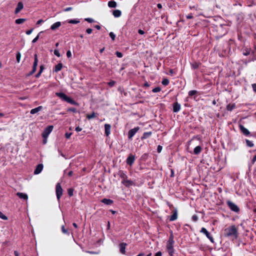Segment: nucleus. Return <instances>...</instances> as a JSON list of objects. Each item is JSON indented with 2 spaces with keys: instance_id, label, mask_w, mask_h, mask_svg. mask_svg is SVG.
I'll list each match as a JSON object with an SVG mask.
<instances>
[{
  "instance_id": "5fc2aeb1",
  "label": "nucleus",
  "mask_w": 256,
  "mask_h": 256,
  "mask_svg": "<svg viewBox=\"0 0 256 256\" xmlns=\"http://www.w3.org/2000/svg\"><path fill=\"white\" fill-rule=\"evenodd\" d=\"M66 56L68 58H70L72 56V53L70 50H68L66 52Z\"/></svg>"
},
{
  "instance_id": "b1692460",
  "label": "nucleus",
  "mask_w": 256,
  "mask_h": 256,
  "mask_svg": "<svg viewBox=\"0 0 256 256\" xmlns=\"http://www.w3.org/2000/svg\"><path fill=\"white\" fill-rule=\"evenodd\" d=\"M152 134V132H145L144 133L143 136L141 138L142 140L146 139L148 138Z\"/></svg>"
},
{
  "instance_id": "72a5a7b5",
  "label": "nucleus",
  "mask_w": 256,
  "mask_h": 256,
  "mask_svg": "<svg viewBox=\"0 0 256 256\" xmlns=\"http://www.w3.org/2000/svg\"><path fill=\"white\" fill-rule=\"evenodd\" d=\"M96 116V114L94 112H93L92 114H87L86 116V118L88 120H90V119H92V118H95Z\"/></svg>"
},
{
  "instance_id": "09e8293b",
  "label": "nucleus",
  "mask_w": 256,
  "mask_h": 256,
  "mask_svg": "<svg viewBox=\"0 0 256 256\" xmlns=\"http://www.w3.org/2000/svg\"><path fill=\"white\" fill-rule=\"evenodd\" d=\"M67 111L76 112H77V110L76 108H68Z\"/></svg>"
},
{
  "instance_id": "cd10ccee",
  "label": "nucleus",
  "mask_w": 256,
  "mask_h": 256,
  "mask_svg": "<svg viewBox=\"0 0 256 256\" xmlns=\"http://www.w3.org/2000/svg\"><path fill=\"white\" fill-rule=\"evenodd\" d=\"M200 64V62H194L191 64V66L193 69L195 70L198 68Z\"/></svg>"
},
{
  "instance_id": "774afa93",
  "label": "nucleus",
  "mask_w": 256,
  "mask_h": 256,
  "mask_svg": "<svg viewBox=\"0 0 256 256\" xmlns=\"http://www.w3.org/2000/svg\"><path fill=\"white\" fill-rule=\"evenodd\" d=\"M42 22H43V20H38L36 22V24H40Z\"/></svg>"
},
{
  "instance_id": "7ed1b4c3",
  "label": "nucleus",
  "mask_w": 256,
  "mask_h": 256,
  "mask_svg": "<svg viewBox=\"0 0 256 256\" xmlns=\"http://www.w3.org/2000/svg\"><path fill=\"white\" fill-rule=\"evenodd\" d=\"M226 204L230 208V209L235 212L238 213L240 212V208L236 204L232 202L230 200H228L226 201Z\"/></svg>"
},
{
  "instance_id": "8fccbe9b",
  "label": "nucleus",
  "mask_w": 256,
  "mask_h": 256,
  "mask_svg": "<svg viewBox=\"0 0 256 256\" xmlns=\"http://www.w3.org/2000/svg\"><path fill=\"white\" fill-rule=\"evenodd\" d=\"M84 20L90 23H92L94 21V20L92 18H86L84 19Z\"/></svg>"
},
{
  "instance_id": "a19ab883",
  "label": "nucleus",
  "mask_w": 256,
  "mask_h": 256,
  "mask_svg": "<svg viewBox=\"0 0 256 256\" xmlns=\"http://www.w3.org/2000/svg\"><path fill=\"white\" fill-rule=\"evenodd\" d=\"M161 90V88L160 87L158 86L152 89V92H158Z\"/></svg>"
},
{
  "instance_id": "0eeeda50",
  "label": "nucleus",
  "mask_w": 256,
  "mask_h": 256,
  "mask_svg": "<svg viewBox=\"0 0 256 256\" xmlns=\"http://www.w3.org/2000/svg\"><path fill=\"white\" fill-rule=\"evenodd\" d=\"M136 160V156L134 155L130 154L126 158V162L128 165L132 166Z\"/></svg>"
},
{
  "instance_id": "a18cd8bd",
  "label": "nucleus",
  "mask_w": 256,
  "mask_h": 256,
  "mask_svg": "<svg viewBox=\"0 0 256 256\" xmlns=\"http://www.w3.org/2000/svg\"><path fill=\"white\" fill-rule=\"evenodd\" d=\"M116 54L118 58H122L123 56L121 52H120L118 51L116 52Z\"/></svg>"
},
{
  "instance_id": "603ef678",
  "label": "nucleus",
  "mask_w": 256,
  "mask_h": 256,
  "mask_svg": "<svg viewBox=\"0 0 256 256\" xmlns=\"http://www.w3.org/2000/svg\"><path fill=\"white\" fill-rule=\"evenodd\" d=\"M92 32V28H88L86 30V32L88 34H90Z\"/></svg>"
},
{
  "instance_id": "f3484780",
  "label": "nucleus",
  "mask_w": 256,
  "mask_h": 256,
  "mask_svg": "<svg viewBox=\"0 0 256 256\" xmlns=\"http://www.w3.org/2000/svg\"><path fill=\"white\" fill-rule=\"evenodd\" d=\"M24 8L23 4L22 2H19L15 10V14H18Z\"/></svg>"
},
{
  "instance_id": "c9c22d12",
  "label": "nucleus",
  "mask_w": 256,
  "mask_h": 256,
  "mask_svg": "<svg viewBox=\"0 0 256 256\" xmlns=\"http://www.w3.org/2000/svg\"><path fill=\"white\" fill-rule=\"evenodd\" d=\"M26 21L24 18H19L16 20V24H20Z\"/></svg>"
},
{
  "instance_id": "13d9d810",
  "label": "nucleus",
  "mask_w": 256,
  "mask_h": 256,
  "mask_svg": "<svg viewBox=\"0 0 256 256\" xmlns=\"http://www.w3.org/2000/svg\"><path fill=\"white\" fill-rule=\"evenodd\" d=\"M32 31H33V29H30V30H27V31L26 32V34H27L29 35V34H32Z\"/></svg>"
},
{
  "instance_id": "f704fd0d",
  "label": "nucleus",
  "mask_w": 256,
  "mask_h": 256,
  "mask_svg": "<svg viewBox=\"0 0 256 256\" xmlns=\"http://www.w3.org/2000/svg\"><path fill=\"white\" fill-rule=\"evenodd\" d=\"M162 84L166 86L168 84H169V80L167 78H164L162 82Z\"/></svg>"
},
{
  "instance_id": "39448f33",
  "label": "nucleus",
  "mask_w": 256,
  "mask_h": 256,
  "mask_svg": "<svg viewBox=\"0 0 256 256\" xmlns=\"http://www.w3.org/2000/svg\"><path fill=\"white\" fill-rule=\"evenodd\" d=\"M140 128L138 126L135 127L134 128L130 130L128 132V138L130 140L132 139L134 134L138 131Z\"/></svg>"
},
{
  "instance_id": "680f3d73",
  "label": "nucleus",
  "mask_w": 256,
  "mask_h": 256,
  "mask_svg": "<svg viewBox=\"0 0 256 256\" xmlns=\"http://www.w3.org/2000/svg\"><path fill=\"white\" fill-rule=\"evenodd\" d=\"M71 136V134H68V133H66L65 134V137L66 138H70V136Z\"/></svg>"
},
{
  "instance_id": "6ab92c4d",
  "label": "nucleus",
  "mask_w": 256,
  "mask_h": 256,
  "mask_svg": "<svg viewBox=\"0 0 256 256\" xmlns=\"http://www.w3.org/2000/svg\"><path fill=\"white\" fill-rule=\"evenodd\" d=\"M16 195L20 198L27 200L28 196L26 194L22 192H17Z\"/></svg>"
},
{
  "instance_id": "4d7b16f0",
  "label": "nucleus",
  "mask_w": 256,
  "mask_h": 256,
  "mask_svg": "<svg viewBox=\"0 0 256 256\" xmlns=\"http://www.w3.org/2000/svg\"><path fill=\"white\" fill-rule=\"evenodd\" d=\"M162 150V146H158L157 148V151L158 152H160Z\"/></svg>"
},
{
  "instance_id": "3c124183",
  "label": "nucleus",
  "mask_w": 256,
  "mask_h": 256,
  "mask_svg": "<svg viewBox=\"0 0 256 256\" xmlns=\"http://www.w3.org/2000/svg\"><path fill=\"white\" fill-rule=\"evenodd\" d=\"M252 87L254 92H256V84H252Z\"/></svg>"
},
{
  "instance_id": "0e129e2a",
  "label": "nucleus",
  "mask_w": 256,
  "mask_h": 256,
  "mask_svg": "<svg viewBox=\"0 0 256 256\" xmlns=\"http://www.w3.org/2000/svg\"><path fill=\"white\" fill-rule=\"evenodd\" d=\"M150 86V84L147 82H146L144 84V86L146 87H149Z\"/></svg>"
},
{
  "instance_id": "49530a36",
  "label": "nucleus",
  "mask_w": 256,
  "mask_h": 256,
  "mask_svg": "<svg viewBox=\"0 0 256 256\" xmlns=\"http://www.w3.org/2000/svg\"><path fill=\"white\" fill-rule=\"evenodd\" d=\"M54 52V54L57 56L60 57V54L58 50H55Z\"/></svg>"
},
{
  "instance_id": "4be33fe9",
  "label": "nucleus",
  "mask_w": 256,
  "mask_h": 256,
  "mask_svg": "<svg viewBox=\"0 0 256 256\" xmlns=\"http://www.w3.org/2000/svg\"><path fill=\"white\" fill-rule=\"evenodd\" d=\"M102 202L107 205H111L113 203V200L110 199L104 198Z\"/></svg>"
},
{
  "instance_id": "a878e982",
  "label": "nucleus",
  "mask_w": 256,
  "mask_h": 256,
  "mask_svg": "<svg viewBox=\"0 0 256 256\" xmlns=\"http://www.w3.org/2000/svg\"><path fill=\"white\" fill-rule=\"evenodd\" d=\"M235 108L236 104L234 103L229 104L226 106V110L228 111H232Z\"/></svg>"
},
{
  "instance_id": "052dcab7",
  "label": "nucleus",
  "mask_w": 256,
  "mask_h": 256,
  "mask_svg": "<svg viewBox=\"0 0 256 256\" xmlns=\"http://www.w3.org/2000/svg\"><path fill=\"white\" fill-rule=\"evenodd\" d=\"M138 34H144V31L143 30H138Z\"/></svg>"
},
{
  "instance_id": "412c9836",
  "label": "nucleus",
  "mask_w": 256,
  "mask_h": 256,
  "mask_svg": "<svg viewBox=\"0 0 256 256\" xmlns=\"http://www.w3.org/2000/svg\"><path fill=\"white\" fill-rule=\"evenodd\" d=\"M63 67V64L62 63H59L57 65L55 66V68L54 70V72H58L61 70Z\"/></svg>"
},
{
  "instance_id": "4468645a",
  "label": "nucleus",
  "mask_w": 256,
  "mask_h": 256,
  "mask_svg": "<svg viewBox=\"0 0 256 256\" xmlns=\"http://www.w3.org/2000/svg\"><path fill=\"white\" fill-rule=\"evenodd\" d=\"M126 244L124 242L120 244V251L122 254H125L126 253Z\"/></svg>"
},
{
  "instance_id": "79ce46f5",
  "label": "nucleus",
  "mask_w": 256,
  "mask_h": 256,
  "mask_svg": "<svg viewBox=\"0 0 256 256\" xmlns=\"http://www.w3.org/2000/svg\"><path fill=\"white\" fill-rule=\"evenodd\" d=\"M0 218H1L2 219L4 220H8V217L6 216L5 215H4L2 212H1L0 211Z\"/></svg>"
},
{
  "instance_id": "864d4df0",
  "label": "nucleus",
  "mask_w": 256,
  "mask_h": 256,
  "mask_svg": "<svg viewBox=\"0 0 256 256\" xmlns=\"http://www.w3.org/2000/svg\"><path fill=\"white\" fill-rule=\"evenodd\" d=\"M186 18L188 19H191L193 18V16L192 14H190L186 16Z\"/></svg>"
},
{
  "instance_id": "c03bdc74",
  "label": "nucleus",
  "mask_w": 256,
  "mask_h": 256,
  "mask_svg": "<svg viewBox=\"0 0 256 256\" xmlns=\"http://www.w3.org/2000/svg\"><path fill=\"white\" fill-rule=\"evenodd\" d=\"M109 35L112 40H115L116 35L114 34V32H110V33Z\"/></svg>"
},
{
  "instance_id": "dca6fc26",
  "label": "nucleus",
  "mask_w": 256,
  "mask_h": 256,
  "mask_svg": "<svg viewBox=\"0 0 256 256\" xmlns=\"http://www.w3.org/2000/svg\"><path fill=\"white\" fill-rule=\"evenodd\" d=\"M111 126L109 124H104V130L105 134L106 136H108L110 132Z\"/></svg>"
},
{
  "instance_id": "ea45409f",
  "label": "nucleus",
  "mask_w": 256,
  "mask_h": 256,
  "mask_svg": "<svg viewBox=\"0 0 256 256\" xmlns=\"http://www.w3.org/2000/svg\"><path fill=\"white\" fill-rule=\"evenodd\" d=\"M56 94L62 100H64V94L62 92H56Z\"/></svg>"
},
{
  "instance_id": "aec40b11",
  "label": "nucleus",
  "mask_w": 256,
  "mask_h": 256,
  "mask_svg": "<svg viewBox=\"0 0 256 256\" xmlns=\"http://www.w3.org/2000/svg\"><path fill=\"white\" fill-rule=\"evenodd\" d=\"M112 14L115 18H118L122 15V12L120 10H116L113 11Z\"/></svg>"
},
{
  "instance_id": "2f4dec72",
  "label": "nucleus",
  "mask_w": 256,
  "mask_h": 256,
  "mask_svg": "<svg viewBox=\"0 0 256 256\" xmlns=\"http://www.w3.org/2000/svg\"><path fill=\"white\" fill-rule=\"evenodd\" d=\"M67 22L68 23L72 24H77L80 22V20H67Z\"/></svg>"
},
{
  "instance_id": "c85d7f7f",
  "label": "nucleus",
  "mask_w": 256,
  "mask_h": 256,
  "mask_svg": "<svg viewBox=\"0 0 256 256\" xmlns=\"http://www.w3.org/2000/svg\"><path fill=\"white\" fill-rule=\"evenodd\" d=\"M60 26V22H56L54 23V24H53L51 26L50 28H51V29L52 30H55L56 29L58 28Z\"/></svg>"
},
{
  "instance_id": "5701e85b",
  "label": "nucleus",
  "mask_w": 256,
  "mask_h": 256,
  "mask_svg": "<svg viewBox=\"0 0 256 256\" xmlns=\"http://www.w3.org/2000/svg\"><path fill=\"white\" fill-rule=\"evenodd\" d=\"M202 150V148L200 146H196L194 148V152L195 154H198L201 152Z\"/></svg>"
},
{
  "instance_id": "473e14b6",
  "label": "nucleus",
  "mask_w": 256,
  "mask_h": 256,
  "mask_svg": "<svg viewBox=\"0 0 256 256\" xmlns=\"http://www.w3.org/2000/svg\"><path fill=\"white\" fill-rule=\"evenodd\" d=\"M246 146H248L250 147V148L254 146V144L252 141L246 139Z\"/></svg>"
},
{
  "instance_id": "7c9ffc66",
  "label": "nucleus",
  "mask_w": 256,
  "mask_h": 256,
  "mask_svg": "<svg viewBox=\"0 0 256 256\" xmlns=\"http://www.w3.org/2000/svg\"><path fill=\"white\" fill-rule=\"evenodd\" d=\"M108 6L111 8H114L116 6V2L114 1H110L108 2Z\"/></svg>"
},
{
  "instance_id": "f8f14e48",
  "label": "nucleus",
  "mask_w": 256,
  "mask_h": 256,
  "mask_svg": "<svg viewBox=\"0 0 256 256\" xmlns=\"http://www.w3.org/2000/svg\"><path fill=\"white\" fill-rule=\"evenodd\" d=\"M240 128L244 135L248 136L250 134V132L248 131V130L242 125L240 124Z\"/></svg>"
},
{
  "instance_id": "a211bd4d",
  "label": "nucleus",
  "mask_w": 256,
  "mask_h": 256,
  "mask_svg": "<svg viewBox=\"0 0 256 256\" xmlns=\"http://www.w3.org/2000/svg\"><path fill=\"white\" fill-rule=\"evenodd\" d=\"M118 175L120 176V178H122V180H125L128 178V176L126 174V172L122 170H120L119 172Z\"/></svg>"
},
{
  "instance_id": "2eb2a0df",
  "label": "nucleus",
  "mask_w": 256,
  "mask_h": 256,
  "mask_svg": "<svg viewBox=\"0 0 256 256\" xmlns=\"http://www.w3.org/2000/svg\"><path fill=\"white\" fill-rule=\"evenodd\" d=\"M43 165L42 164H39L37 166L36 170H34V174H39L42 170Z\"/></svg>"
},
{
  "instance_id": "20e7f679",
  "label": "nucleus",
  "mask_w": 256,
  "mask_h": 256,
  "mask_svg": "<svg viewBox=\"0 0 256 256\" xmlns=\"http://www.w3.org/2000/svg\"><path fill=\"white\" fill-rule=\"evenodd\" d=\"M200 232L205 234L207 238H208L212 242H214V239L213 237L206 228H202L200 230Z\"/></svg>"
},
{
  "instance_id": "ddd939ff",
  "label": "nucleus",
  "mask_w": 256,
  "mask_h": 256,
  "mask_svg": "<svg viewBox=\"0 0 256 256\" xmlns=\"http://www.w3.org/2000/svg\"><path fill=\"white\" fill-rule=\"evenodd\" d=\"M122 183L124 184L126 187H129L130 186H132L134 184V182L132 181H131L130 180H128L127 179L122 180Z\"/></svg>"
},
{
  "instance_id": "423d86ee",
  "label": "nucleus",
  "mask_w": 256,
  "mask_h": 256,
  "mask_svg": "<svg viewBox=\"0 0 256 256\" xmlns=\"http://www.w3.org/2000/svg\"><path fill=\"white\" fill-rule=\"evenodd\" d=\"M53 129V126H50L47 127L44 130L42 134V136L44 138H47L48 134L52 132Z\"/></svg>"
},
{
  "instance_id": "e433bc0d",
  "label": "nucleus",
  "mask_w": 256,
  "mask_h": 256,
  "mask_svg": "<svg viewBox=\"0 0 256 256\" xmlns=\"http://www.w3.org/2000/svg\"><path fill=\"white\" fill-rule=\"evenodd\" d=\"M74 190L72 188H68V192L70 196H72L74 195Z\"/></svg>"
},
{
  "instance_id": "f03ea898",
  "label": "nucleus",
  "mask_w": 256,
  "mask_h": 256,
  "mask_svg": "<svg viewBox=\"0 0 256 256\" xmlns=\"http://www.w3.org/2000/svg\"><path fill=\"white\" fill-rule=\"evenodd\" d=\"M174 242V236L172 233V232L166 244L167 251L168 252L169 254L171 256H172L174 253V249L173 246Z\"/></svg>"
},
{
  "instance_id": "1a4fd4ad",
  "label": "nucleus",
  "mask_w": 256,
  "mask_h": 256,
  "mask_svg": "<svg viewBox=\"0 0 256 256\" xmlns=\"http://www.w3.org/2000/svg\"><path fill=\"white\" fill-rule=\"evenodd\" d=\"M38 56H37L36 54H34V65H33L32 70L30 74V75L32 74L36 71V67L38 66Z\"/></svg>"
},
{
  "instance_id": "f257e3e1",
  "label": "nucleus",
  "mask_w": 256,
  "mask_h": 256,
  "mask_svg": "<svg viewBox=\"0 0 256 256\" xmlns=\"http://www.w3.org/2000/svg\"><path fill=\"white\" fill-rule=\"evenodd\" d=\"M224 236L236 239L238 237V230L234 225L231 226L224 229Z\"/></svg>"
},
{
  "instance_id": "de8ad7c7",
  "label": "nucleus",
  "mask_w": 256,
  "mask_h": 256,
  "mask_svg": "<svg viewBox=\"0 0 256 256\" xmlns=\"http://www.w3.org/2000/svg\"><path fill=\"white\" fill-rule=\"evenodd\" d=\"M192 218L193 221L196 222L198 220V216L194 214L192 216Z\"/></svg>"
},
{
  "instance_id": "c756f323",
  "label": "nucleus",
  "mask_w": 256,
  "mask_h": 256,
  "mask_svg": "<svg viewBox=\"0 0 256 256\" xmlns=\"http://www.w3.org/2000/svg\"><path fill=\"white\" fill-rule=\"evenodd\" d=\"M178 218V214L176 211L171 216L170 218V221H174Z\"/></svg>"
},
{
  "instance_id": "6e6d98bb",
  "label": "nucleus",
  "mask_w": 256,
  "mask_h": 256,
  "mask_svg": "<svg viewBox=\"0 0 256 256\" xmlns=\"http://www.w3.org/2000/svg\"><path fill=\"white\" fill-rule=\"evenodd\" d=\"M39 38V34H38L33 40H32V42L33 43H34L36 42L38 39Z\"/></svg>"
},
{
  "instance_id": "bb28decb",
  "label": "nucleus",
  "mask_w": 256,
  "mask_h": 256,
  "mask_svg": "<svg viewBox=\"0 0 256 256\" xmlns=\"http://www.w3.org/2000/svg\"><path fill=\"white\" fill-rule=\"evenodd\" d=\"M42 109V106H38V108H34V109H32L31 110H30V114H34L40 111Z\"/></svg>"
},
{
  "instance_id": "9d476101",
  "label": "nucleus",
  "mask_w": 256,
  "mask_h": 256,
  "mask_svg": "<svg viewBox=\"0 0 256 256\" xmlns=\"http://www.w3.org/2000/svg\"><path fill=\"white\" fill-rule=\"evenodd\" d=\"M172 110L174 112H178L181 108L180 104L178 102H175L172 104Z\"/></svg>"
},
{
  "instance_id": "e2e57ef3",
  "label": "nucleus",
  "mask_w": 256,
  "mask_h": 256,
  "mask_svg": "<svg viewBox=\"0 0 256 256\" xmlns=\"http://www.w3.org/2000/svg\"><path fill=\"white\" fill-rule=\"evenodd\" d=\"M162 254L160 252H157L154 256H162Z\"/></svg>"
},
{
  "instance_id": "338daca9",
  "label": "nucleus",
  "mask_w": 256,
  "mask_h": 256,
  "mask_svg": "<svg viewBox=\"0 0 256 256\" xmlns=\"http://www.w3.org/2000/svg\"><path fill=\"white\" fill-rule=\"evenodd\" d=\"M197 7H198L197 6H190V10H192V9H196Z\"/></svg>"
},
{
  "instance_id": "bf43d9fd",
  "label": "nucleus",
  "mask_w": 256,
  "mask_h": 256,
  "mask_svg": "<svg viewBox=\"0 0 256 256\" xmlns=\"http://www.w3.org/2000/svg\"><path fill=\"white\" fill-rule=\"evenodd\" d=\"M82 128H80V127L79 126H78L76 128V130L77 132H80L82 130Z\"/></svg>"
},
{
  "instance_id": "37998d69",
  "label": "nucleus",
  "mask_w": 256,
  "mask_h": 256,
  "mask_svg": "<svg viewBox=\"0 0 256 256\" xmlns=\"http://www.w3.org/2000/svg\"><path fill=\"white\" fill-rule=\"evenodd\" d=\"M20 57H21V54L20 52H18L16 54V61L18 62H20Z\"/></svg>"
},
{
  "instance_id": "58836bf2",
  "label": "nucleus",
  "mask_w": 256,
  "mask_h": 256,
  "mask_svg": "<svg viewBox=\"0 0 256 256\" xmlns=\"http://www.w3.org/2000/svg\"><path fill=\"white\" fill-rule=\"evenodd\" d=\"M44 69V67L43 66H40V70L39 71V72L36 74V77L38 78L40 75L41 73L42 72L43 70Z\"/></svg>"
},
{
  "instance_id": "9b49d317",
  "label": "nucleus",
  "mask_w": 256,
  "mask_h": 256,
  "mask_svg": "<svg viewBox=\"0 0 256 256\" xmlns=\"http://www.w3.org/2000/svg\"><path fill=\"white\" fill-rule=\"evenodd\" d=\"M65 102H66L70 104H72L76 105V106H78V103L77 102L74 101L72 98L66 96V95H65Z\"/></svg>"
},
{
  "instance_id": "69168bd1",
  "label": "nucleus",
  "mask_w": 256,
  "mask_h": 256,
  "mask_svg": "<svg viewBox=\"0 0 256 256\" xmlns=\"http://www.w3.org/2000/svg\"><path fill=\"white\" fill-rule=\"evenodd\" d=\"M256 161V154L253 157V158L252 160V164H254Z\"/></svg>"
},
{
  "instance_id": "4c0bfd02",
  "label": "nucleus",
  "mask_w": 256,
  "mask_h": 256,
  "mask_svg": "<svg viewBox=\"0 0 256 256\" xmlns=\"http://www.w3.org/2000/svg\"><path fill=\"white\" fill-rule=\"evenodd\" d=\"M198 93V92L196 90H192L189 91L188 92V96H192L195 94H196Z\"/></svg>"
},
{
  "instance_id": "393cba45",
  "label": "nucleus",
  "mask_w": 256,
  "mask_h": 256,
  "mask_svg": "<svg viewBox=\"0 0 256 256\" xmlns=\"http://www.w3.org/2000/svg\"><path fill=\"white\" fill-rule=\"evenodd\" d=\"M251 48H245L242 50V54L244 56H247L250 54Z\"/></svg>"
},
{
  "instance_id": "6e6552de",
  "label": "nucleus",
  "mask_w": 256,
  "mask_h": 256,
  "mask_svg": "<svg viewBox=\"0 0 256 256\" xmlns=\"http://www.w3.org/2000/svg\"><path fill=\"white\" fill-rule=\"evenodd\" d=\"M56 196L58 199H59L60 196L62 195V188L60 184H58L56 186Z\"/></svg>"
}]
</instances>
